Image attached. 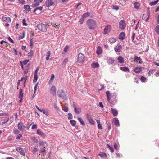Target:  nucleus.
Listing matches in <instances>:
<instances>
[{
  "mask_svg": "<svg viewBox=\"0 0 159 159\" xmlns=\"http://www.w3.org/2000/svg\"><path fill=\"white\" fill-rule=\"evenodd\" d=\"M0 43L4 46H6L7 45V43L4 41L2 40L1 41Z\"/></svg>",
  "mask_w": 159,
  "mask_h": 159,
  "instance_id": "50",
  "label": "nucleus"
},
{
  "mask_svg": "<svg viewBox=\"0 0 159 159\" xmlns=\"http://www.w3.org/2000/svg\"><path fill=\"white\" fill-rule=\"evenodd\" d=\"M29 69V64L26 65V68L23 70H24V73L25 74L27 73L28 72V69Z\"/></svg>",
  "mask_w": 159,
  "mask_h": 159,
  "instance_id": "33",
  "label": "nucleus"
},
{
  "mask_svg": "<svg viewBox=\"0 0 159 159\" xmlns=\"http://www.w3.org/2000/svg\"><path fill=\"white\" fill-rule=\"evenodd\" d=\"M155 31L157 34H159V25L157 26L155 28Z\"/></svg>",
  "mask_w": 159,
  "mask_h": 159,
  "instance_id": "45",
  "label": "nucleus"
},
{
  "mask_svg": "<svg viewBox=\"0 0 159 159\" xmlns=\"http://www.w3.org/2000/svg\"><path fill=\"white\" fill-rule=\"evenodd\" d=\"M22 24L23 25L25 26H26L27 24L26 23V21L25 19H23L22 20Z\"/></svg>",
  "mask_w": 159,
  "mask_h": 159,
  "instance_id": "49",
  "label": "nucleus"
},
{
  "mask_svg": "<svg viewBox=\"0 0 159 159\" xmlns=\"http://www.w3.org/2000/svg\"><path fill=\"white\" fill-rule=\"evenodd\" d=\"M69 46H66L64 48L63 50V52H63V53H65L67 51V50L69 48Z\"/></svg>",
  "mask_w": 159,
  "mask_h": 159,
  "instance_id": "44",
  "label": "nucleus"
},
{
  "mask_svg": "<svg viewBox=\"0 0 159 159\" xmlns=\"http://www.w3.org/2000/svg\"><path fill=\"white\" fill-rule=\"evenodd\" d=\"M38 79V77L37 75H34V79L33 80V83H35L36 82L37 79Z\"/></svg>",
  "mask_w": 159,
  "mask_h": 159,
  "instance_id": "38",
  "label": "nucleus"
},
{
  "mask_svg": "<svg viewBox=\"0 0 159 159\" xmlns=\"http://www.w3.org/2000/svg\"><path fill=\"white\" fill-rule=\"evenodd\" d=\"M99 66V65L98 63H93L91 64V66L92 68H95L98 67Z\"/></svg>",
  "mask_w": 159,
  "mask_h": 159,
  "instance_id": "32",
  "label": "nucleus"
},
{
  "mask_svg": "<svg viewBox=\"0 0 159 159\" xmlns=\"http://www.w3.org/2000/svg\"><path fill=\"white\" fill-rule=\"evenodd\" d=\"M38 82L35 85L34 88V94L33 95V96H34V95L36 93V91L37 89V87L38 86Z\"/></svg>",
  "mask_w": 159,
  "mask_h": 159,
  "instance_id": "47",
  "label": "nucleus"
},
{
  "mask_svg": "<svg viewBox=\"0 0 159 159\" xmlns=\"http://www.w3.org/2000/svg\"><path fill=\"white\" fill-rule=\"evenodd\" d=\"M37 134L43 137H44L46 134L43 133L40 130L38 129L37 131Z\"/></svg>",
  "mask_w": 159,
  "mask_h": 159,
  "instance_id": "18",
  "label": "nucleus"
},
{
  "mask_svg": "<svg viewBox=\"0 0 159 159\" xmlns=\"http://www.w3.org/2000/svg\"><path fill=\"white\" fill-rule=\"evenodd\" d=\"M24 8L28 11H30L31 10L30 6L29 5H24Z\"/></svg>",
  "mask_w": 159,
  "mask_h": 159,
  "instance_id": "31",
  "label": "nucleus"
},
{
  "mask_svg": "<svg viewBox=\"0 0 159 159\" xmlns=\"http://www.w3.org/2000/svg\"><path fill=\"white\" fill-rule=\"evenodd\" d=\"M119 26L120 29H124L125 26V22L123 20H121L119 23Z\"/></svg>",
  "mask_w": 159,
  "mask_h": 159,
  "instance_id": "14",
  "label": "nucleus"
},
{
  "mask_svg": "<svg viewBox=\"0 0 159 159\" xmlns=\"http://www.w3.org/2000/svg\"><path fill=\"white\" fill-rule=\"evenodd\" d=\"M134 61L139 63H141L140 61L141 60V59L140 57H138L137 56H134Z\"/></svg>",
  "mask_w": 159,
  "mask_h": 159,
  "instance_id": "15",
  "label": "nucleus"
},
{
  "mask_svg": "<svg viewBox=\"0 0 159 159\" xmlns=\"http://www.w3.org/2000/svg\"><path fill=\"white\" fill-rule=\"evenodd\" d=\"M115 61H116L115 60L112 59L110 57H107V63L109 64H115Z\"/></svg>",
  "mask_w": 159,
  "mask_h": 159,
  "instance_id": "9",
  "label": "nucleus"
},
{
  "mask_svg": "<svg viewBox=\"0 0 159 159\" xmlns=\"http://www.w3.org/2000/svg\"><path fill=\"white\" fill-rule=\"evenodd\" d=\"M88 121L92 124L94 125L95 124V122L91 118L89 119Z\"/></svg>",
  "mask_w": 159,
  "mask_h": 159,
  "instance_id": "48",
  "label": "nucleus"
},
{
  "mask_svg": "<svg viewBox=\"0 0 159 159\" xmlns=\"http://www.w3.org/2000/svg\"><path fill=\"white\" fill-rule=\"evenodd\" d=\"M17 127L18 129L20 131H23L24 130L25 128V126L22 122H19L18 123Z\"/></svg>",
  "mask_w": 159,
  "mask_h": 159,
  "instance_id": "7",
  "label": "nucleus"
},
{
  "mask_svg": "<svg viewBox=\"0 0 159 159\" xmlns=\"http://www.w3.org/2000/svg\"><path fill=\"white\" fill-rule=\"evenodd\" d=\"M68 58H65L63 61V64H65L68 61Z\"/></svg>",
  "mask_w": 159,
  "mask_h": 159,
  "instance_id": "52",
  "label": "nucleus"
},
{
  "mask_svg": "<svg viewBox=\"0 0 159 159\" xmlns=\"http://www.w3.org/2000/svg\"><path fill=\"white\" fill-rule=\"evenodd\" d=\"M142 68L141 67H136L133 70L136 73H139L141 71Z\"/></svg>",
  "mask_w": 159,
  "mask_h": 159,
  "instance_id": "19",
  "label": "nucleus"
},
{
  "mask_svg": "<svg viewBox=\"0 0 159 159\" xmlns=\"http://www.w3.org/2000/svg\"><path fill=\"white\" fill-rule=\"evenodd\" d=\"M50 93L53 96H56V89L54 86H52L50 89Z\"/></svg>",
  "mask_w": 159,
  "mask_h": 159,
  "instance_id": "12",
  "label": "nucleus"
},
{
  "mask_svg": "<svg viewBox=\"0 0 159 159\" xmlns=\"http://www.w3.org/2000/svg\"><path fill=\"white\" fill-rule=\"evenodd\" d=\"M135 35V33H133L131 39H132V41L135 44H137V43H136L134 41Z\"/></svg>",
  "mask_w": 159,
  "mask_h": 159,
  "instance_id": "42",
  "label": "nucleus"
},
{
  "mask_svg": "<svg viewBox=\"0 0 159 159\" xmlns=\"http://www.w3.org/2000/svg\"><path fill=\"white\" fill-rule=\"evenodd\" d=\"M85 56L82 53H79L78 55L77 61L80 63H82L84 61Z\"/></svg>",
  "mask_w": 159,
  "mask_h": 159,
  "instance_id": "4",
  "label": "nucleus"
},
{
  "mask_svg": "<svg viewBox=\"0 0 159 159\" xmlns=\"http://www.w3.org/2000/svg\"><path fill=\"white\" fill-rule=\"evenodd\" d=\"M106 93L107 96V100L108 102H109L111 98V94L109 91H107L106 92Z\"/></svg>",
  "mask_w": 159,
  "mask_h": 159,
  "instance_id": "26",
  "label": "nucleus"
},
{
  "mask_svg": "<svg viewBox=\"0 0 159 159\" xmlns=\"http://www.w3.org/2000/svg\"><path fill=\"white\" fill-rule=\"evenodd\" d=\"M29 62V60H25L23 61L22 62V64L24 65H26Z\"/></svg>",
  "mask_w": 159,
  "mask_h": 159,
  "instance_id": "53",
  "label": "nucleus"
},
{
  "mask_svg": "<svg viewBox=\"0 0 159 159\" xmlns=\"http://www.w3.org/2000/svg\"><path fill=\"white\" fill-rule=\"evenodd\" d=\"M9 120V119L8 117L7 118V119L6 120H2V121H3L1 123V124L3 125V124H5L6 123H7L8 122Z\"/></svg>",
  "mask_w": 159,
  "mask_h": 159,
  "instance_id": "43",
  "label": "nucleus"
},
{
  "mask_svg": "<svg viewBox=\"0 0 159 159\" xmlns=\"http://www.w3.org/2000/svg\"><path fill=\"white\" fill-rule=\"evenodd\" d=\"M53 3L51 0H47L45 3L46 6L48 7L53 5Z\"/></svg>",
  "mask_w": 159,
  "mask_h": 159,
  "instance_id": "11",
  "label": "nucleus"
},
{
  "mask_svg": "<svg viewBox=\"0 0 159 159\" xmlns=\"http://www.w3.org/2000/svg\"><path fill=\"white\" fill-rule=\"evenodd\" d=\"M2 20L8 23L11 21V19L8 17H2Z\"/></svg>",
  "mask_w": 159,
  "mask_h": 159,
  "instance_id": "24",
  "label": "nucleus"
},
{
  "mask_svg": "<svg viewBox=\"0 0 159 159\" xmlns=\"http://www.w3.org/2000/svg\"><path fill=\"white\" fill-rule=\"evenodd\" d=\"M111 30V26L110 25H107L106 26L104 30V34H108Z\"/></svg>",
  "mask_w": 159,
  "mask_h": 159,
  "instance_id": "6",
  "label": "nucleus"
},
{
  "mask_svg": "<svg viewBox=\"0 0 159 159\" xmlns=\"http://www.w3.org/2000/svg\"><path fill=\"white\" fill-rule=\"evenodd\" d=\"M116 39L113 38H110L109 39V42L112 43H114L116 41Z\"/></svg>",
  "mask_w": 159,
  "mask_h": 159,
  "instance_id": "40",
  "label": "nucleus"
},
{
  "mask_svg": "<svg viewBox=\"0 0 159 159\" xmlns=\"http://www.w3.org/2000/svg\"><path fill=\"white\" fill-rule=\"evenodd\" d=\"M117 59L119 63H123L124 62V60L121 56H119L117 58Z\"/></svg>",
  "mask_w": 159,
  "mask_h": 159,
  "instance_id": "28",
  "label": "nucleus"
},
{
  "mask_svg": "<svg viewBox=\"0 0 159 159\" xmlns=\"http://www.w3.org/2000/svg\"><path fill=\"white\" fill-rule=\"evenodd\" d=\"M70 122L71 125L73 126H75L76 124V121L74 120H71L70 121Z\"/></svg>",
  "mask_w": 159,
  "mask_h": 159,
  "instance_id": "39",
  "label": "nucleus"
},
{
  "mask_svg": "<svg viewBox=\"0 0 159 159\" xmlns=\"http://www.w3.org/2000/svg\"><path fill=\"white\" fill-rule=\"evenodd\" d=\"M113 122H114V125L117 127L120 126L118 120L117 118H115L113 119Z\"/></svg>",
  "mask_w": 159,
  "mask_h": 159,
  "instance_id": "13",
  "label": "nucleus"
},
{
  "mask_svg": "<svg viewBox=\"0 0 159 159\" xmlns=\"http://www.w3.org/2000/svg\"><path fill=\"white\" fill-rule=\"evenodd\" d=\"M112 9L116 10H118L119 9V7L117 6H113Z\"/></svg>",
  "mask_w": 159,
  "mask_h": 159,
  "instance_id": "54",
  "label": "nucleus"
},
{
  "mask_svg": "<svg viewBox=\"0 0 159 159\" xmlns=\"http://www.w3.org/2000/svg\"><path fill=\"white\" fill-rule=\"evenodd\" d=\"M84 17H83L82 16L81 18L80 19L79 21V22L80 23V24H82L83 23L84 21Z\"/></svg>",
  "mask_w": 159,
  "mask_h": 159,
  "instance_id": "57",
  "label": "nucleus"
},
{
  "mask_svg": "<svg viewBox=\"0 0 159 159\" xmlns=\"http://www.w3.org/2000/svg\"><path fill=\"white\" fill-rule=\"evenodd\" d=\"M22 136V135L21 134H19L16 137V139L19 140L20 139V138Z\"/></svg>",
  "mask_w": 159,
  "mask_h": 159,
  "instance_id": "64",
  "label": "nucleus"
},
{
  "mask_svg": "<svg viewBox=\"0 0 159 159\" xmlns=\"http://www.w3.org/2000/svg\"><path fill=\"white\" fill-rule=\"evenodd\" d=\"M78 120L82 125L83 126L85 125V123L81 118L78 117Z\"/></svg>",
  "mask_w": 159,
  "mask_h": 159,
  "instance_id": "27",
  "label": "nucleus"
},
{
  "mask_svg": "<svg viewBox=\"0 0 159 159\" xmlns=\"http://www.w3.org/2000/svg\"><path fill=\"white\" fill-rule=\"evenodd\" d=\"M98 156H100L101 158H106L107 155L105 153H103L102 154H99Z\"/></svg>",
  "mask_w": 159,
  "mask_h": 159,
  "instance_id": "37",
  "label": "nucleus"
},
{
  "mask_svg": "<svg viewBox=\"0 0 159 159\" xmlns=\"http://www.w3.org/2000/svg\"><path fill=\"white\" fill-rule=\"evenodd\" d=\"M134 8L136 9H138L139 8L140 6V3L138 2H135L134 4Z\"/></svg>",
  "mask_w": 159,
  "mask_h": 159,
  "instance_id": "25",
  "label": "nucleus"
},
{
  "mask_svg": "<svg viewBox=\"0 0 159 159\" xmlns=\"http://www.w3.org/2000/svg\"><path fill=\"white\" fill-rule=\"evenodd\" d=\"M90 15V13L89 12L85 13H84L82 15V16L84 18L89 16Z\"/></svg>",
  "mask_w": 159,
  "mask_h": 159,
  "instance_id": "41",
  "label": "nucleus"
},
{
  "mask_svg": "<svg viewBox=\"0 0 159 159\" xmlns=\"http://www.w3.org/2000/svg\"><path fill=\"white\" fill-rule=\"evenodd\" d=\"M86 24L89 29H94L97 26L96 21L92 19H88L86 21Z\"/></svg>",
  "mask_w": 159,
  "mask_h": 159,
  "instance_id": "1",
  "label": "nucleus"
},
{
  "mask_svg": "<svg viewBox=\"0 0 159 159\" xmlns=\"http://www.w3.org/2000/svg\"><path fill=\"white\" fill-rule=\"evenodd\" d=\"M111 110L114 116H117L118 114V111L116 110L113 108H111Z\"/></svg>",
  "mask_w": 159,
  "mask_h": 159,
  "instance_id": "23",
  "label": "nucleus"
},
{
  "mask_svg": "<svg viewBox=\"0 0 159 159\" xmlns=\"http://www.w3.org/2000/svg\"><path fill=\"white\" fill-rule=\"evenodd\" d=\"M125 37V34L123 32H122L119 34L118 38L121 40H123L124 39Z\"/></svg>",
  "mask_w": 159,
  "mask_h": 159,
  "instance_id": "17",
  "label": "nucleus"
},
{
  "mask_svg": "<svg viewBox=\"0 0 159 159\" xmlns=\"http://www.w3.org/2000/svg\"><path fill=\"white\" fill-rule=\"evenodd\" d=\"M30 45L31 47H32L33 46V39L30 38Z\"/></svg>",
  "mask_w": 159,
  "mask_h": 159,
  "instance_id": "58",
  "label": "nucleus"
},
{
  "mask_svg": "<svg viewBox=\"0 0 159 159\" xmlns=\"http://www.w3.org/2000/svg\"><path fill=\"white\" fill-rule=\"evenodd\" d=\"M38 29L42 32H45L47 31V29L45 24L41 23L38 25L37 26Z\"/></svg>",
  "mask_w": 159,
  "mask_h": 159,
  "instance_id": "3",
  "label": "nucleus"
},
{
  "mask_svg": "<svg viewBox=\"0 0 159 159\" xmlns=\"http://www.w3.org/2000/svg\"><path fill=\"white\" fill-rule=\"evenodd\" d=\"M16 150L21 155L23 156L25 155V154L23 149L20 147H17L16 148Z\"/></svg>",
  "mask_w": 159,
  "mask_h": 159,
  "instance_id": "8",
  "label": "nucleus"
},
{
  "mask_svg": "<svg viewBox=\"0 0 159 159\" xmlns=\"http://www.w3.org/2000/svg\"><path fill=\"white\" fill-rule=\"evenodd\" d=\"M65 91L63 89H60L57 91V94L59 97H62L63 98H66L64 94Z\"/></svg>",
  "mask_w": 159,
  "mask_h": 159,
  "instance_id": "5",
  "label": "nucleus"
},
{
  "mask_svg": "<svg viewBox=\"0 0 159 159\" xmlns=\"http://www.w3.org/2000/svg\"><path fill=\"white\" fill-rule=\"evenodd\" d=\"M120 68L121 70L124 72H128L129 71V69L126 67H120Z\"/></svg>",
  "mask_w": 159,
  "mask_h": 159,
  "instance_id": "30",
  "label": "nucleus"
},
{
  "mask_svg": "<svg viewBox=\"0 0 159 159\" xmlns=\"http://www.w3.org/2000/svg\"><path fill=\"white\" fill-rule=\"evenodd\" d=\"M39 144L40 146L43 147L44 148H45V147H46L47 144L46 143V141H40L39 142Z\"/></svg>",
  "mask_w": 159,
  "mask_h": 159,
  "instance_id": "16",
  "label": "nucleus"
},
{
  "mask_svg": "<svg viewBox=\"0 0 159 159\" xmlns=\"http://www.w3.org/2000/svg\"><path fill=\"white\" fill-rule=\"evenodd\" d=\"M22 92V89H20L19 94V98H22L23 96V93Z\"/></svg>",
  "mask_w": 159,
  "mask_h": 159,
  "instance_id": "29",
  "label": "nucleus"
},
{
  "mask_svg": "<svg viewBox=\"0 0 159 159\" xmlns=\"http://www.w3.org/2000/svg\"><path fill=\"white\" fill-rule=\"evenodd\" d=\"M50 55V51H48L46 53V59L47 60H48L49 59V57Z\"/></svg>",
  "mask_w": 159,
  "mask_h": 159,
  "instance_id": "36",
  "label": "nucleus"
},
{
  "mask_svg": "<svg viewBox=\"0 0 159 159\" xmlns=\"http://www.w3.org/2000/svg\"><path fill=\"white\" fill-rule=\"evenodd\" d=\"M146 80V78L144 77L143 76H141V81L143 82H145V80Z\"/></svg>",
  "mask_w": 159,
  "mask_h": 159,
  "instance_id": "51",
  "label": "nucleus"
},
{
  "mask_svg": "<svg viewBox=\"0 0 159 159\" xmlns=\"http://www.w3.org/2000/svg\"><path fill=\"white\" fill-rule=\"evenodd\" d=\"M116 158L118 157L119 158H120L122 155L121 154H120L118 153H116Z\"/></svg>",
  "mask_w": 159,
  "mask_h": 159,
  "instance_id": "59",
  "label": "nucleus"
},
{
  "mask_svg": "<svg viewBox=\"0 0 159 159\" xmlns=\"http://www.w3.org/2000/svg\"><path fill=\"white\" fill-rule=\"evenodd\" d=\"M8 114L7 113H0V116H8Z\"/></svg>",
  "mask_w": 159,
  "mask_h": 159,
  "instance_id": "56",
  "label": "nucleus"
},
{
  "mask_svg": "<svg viewBox=\"0 0 159 159\" xmlns=\"http://www.w3.org/2000/svg\"><path fill=\"white\" fill-rule=\"evenodd\" d=\"M121 48V45L119 43L115 47L114 50L116 52H120Z\"/></svg>",
  "mask_w": 159,
  "mask_h": 159,
  "instance_id": "10",
  "label": "nucleus"
},
{
  "mask_svg": "<svg viewBox=\"0 0 159 159\" xmlns=\"http://www.w3.org/2000/svg\"><path fill=\"white\" fill-rule=\"evenodd\" d=\"M27 78V76H25L24 77L22 78L21 79V80H20V82L22 81L23 80H24V87L25 86V84L26 81V80Z\"/></svg>",
  "mask_w": 159,
  "mask_h": 159,
  "instance_id": "34",
  "label": "nucleus"
},
{
  "mask_svg": "<svg viewBox=\"0 0 159 159\" xmlns=\"http://www.w3.org/2000/svg\"><path fill=\"white\" fill-rule=\"evenodd\" d=\"M18 2L22 4H23L25 3V1L24 0H19Z\"/></svg>",
  "mask_w": 159,
  "mask_h": 159,
  "instance_id": "63",
  "label": "nucleus"
},
{
  "mask_svg": "<svg viewBox=\"0 0 159 159\" xmlns=\"http://www.w3.org/2000/svg\"><path fill=\"white\" fill-rule=\"evenodd\" d=\"M39 3H38L37 2V3H36L35 4H33L32 5V7L34 8V7H35L38 6H39Z\"/></svg>",
  "mask_w": 159,
  "mask_h": 159,
  "instance_id": "62",
  "label": "nucleus"
},
{
  "mask_svg": "<svg viewBox=\"0 0 159 159\" xmlns=\"http://www.w3.org/2000/svg\"><path fill=\"white\" fill-rule=\"evenodd\" d=\"M158 0H157L156 1L152 2L149 3V5L151 6L155 5L158 2Z\"/></svg>",
  "mask_w": 159,
  "mask_h": 159,
  "instance_id": "35",
  "label": "nucleus"
},
{
  "mask_svg": "<svg viewBox=\"0 0 159 159\" xmlns=\"http://www.w3.org/2000/svg\"><path fill=\"white\" fill-rule=\"evenodd\" d=\"M102 52V49L101 48L98 46V47L97 50H96V53L98 55L101 54Z\"/></svg>",
  "mask_w": 159,
  "mask_h": 159,
  "instance_id": "22",
  "label": "nucleus"
},
{
  "mask_svg": "<svg viewBox=\"0 0 159 159\" xmlns=\"http://www.w3.org/2000/svg\"><path fill=\"white\" fill-rule=\"evenodd\" d=\"M72 106L74 108V111L76 114H78L80 113L81 111V107L76 103L73 102Z\"/></svg>",
  "mask_w": 159,
  "mask_h": 159,
  "instance_id": "2",
  "label": "nucleus"
},
{
  "mask_svg": "<svg viewBox=\"0 0 159 159\" xmlns=\"http://www.w3.org/2000/svg\"><path fill=\"white\" fill-rule=\"evenodd\" d=\"M40 112H43V113L44 114H45L46 116L48 115V112L45 111V110L44 109H41L40 110Z\"/></svg>",
  "mask_w": 159,
  "mask_h": 159,
  "instance_id": "55",
  "label": "nucleus"
},
{
  "mask_svg": "<svg viewBox=\"0 0 159 159\" xmlns=\"http://www.w3.org/2000/svg\"><path fill=\"white\" fill-rule=\"evenodd\" d=\"M34 53L33 51L32 50H30V52L28 54V56L29 57H31L33 55Z\"/></svg>",
  "mask_w": 159,
  "mask_h": 159,
  "instance_id": "46",
  "label": "nucleus"
},
{
  "mask_svg": "<svg viewBox=\"0 0 159 159\" xmlns=\"http://www.w3.org/2000/svg\"><path fill=\"white\" fill-rule=\"evenodd\" d=\"M53 106H54V108L55 109H57V110H59V107H58L57 105L56 104L54 103Z\"/></svg>",
  "mask_w": 159,
  "mask_h": 159,
  "instance_id": "60",
  "label": "nucleus"
},
{
  "mask_svg": "<svg viewBox=\"0 0 159 159\" xmlns=\"http://www.w3.org/2000/svg\"><path fill=\"white\" fill-rule=\"evenodd\" d=\"M8 40L10 42H11V43H14V42L13 40L10 37H9L8 38Z\"/></svg>",
  "mask_w": 159,
  "mask_h": 159,
  "instance_id": "61",
  "label": "nucleus"
},
{
  "mask_svg": "<svg viewBox=\"0 0 159 159\" xmlns=\"http://www.w3.org/2000/svg\"><path fill=\"white\" fill-rule=\"evenodd\" d=\"M43 9V7H40L37 8H36L34 9V12H35L36 11H38L37 12V14L40 13L41 12V10Z\"/></svg>",
  "mask_w": 159,
  "mask_h": 159,
  "instance_id": "21",
  "label": "nucleus"
},
{
  "mask_svg": "<svg viewBox=\"0 0 159 159\" xmlns=\"http://www.w3.org/2000/svg\"><path fill=\"white\" fill-rule=\"evenodd\" d=\"M45 148H42L40 149V153H42V154H41V156L43 157L45 156L46 154V152L45 150Z\"/></svg>",
  "mask_w": 159,
  "mask_h": 159,
  "instance_id": "20",
  "label": "nucleus"
}]
</instances>
